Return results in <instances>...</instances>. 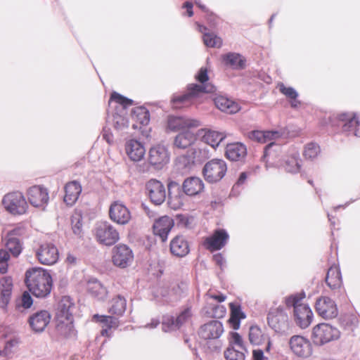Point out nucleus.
Wrapping results in <instances>:
<instances>
[{"instance_id": "1a4fd4ad", "label": "nucleus", "mask_w": 360, "mask_h": 360, "mask_svg": "<svg viewBox=\"0 0 360 360\" xmlns=\"http://www.w3.org/2000/svg\"><path fill=\"white\" fill-rule=\"evenodd\" d=\"M282 136V133L278 131H252L249 132L248 137L250 139L257 141L259 143H267L271 141L264 148V158H270L274 155L272 153V147L275 146L274 142L271 141L277 139Z\"/></svg>"}, {"instance_id": "680f3d73", "label": "nucleus", "mask_w": 360, "mask_h": 360, "mask_svg": "<svg viewBox=\"0 0 360 360\" xmlns=\"http://www.w3.org/2000/svg\"><path fill=\"white\" fill-rule=\"evenodd\" d=\"M183 8H186L187 15L189 17L193 16V4L190 1H186L183 6Z\"/></svg>"}, {"instance_id": "052dcab7", "label": "nucleus", "mask_w": 360, "mask_h": 360, "mask_svg": "<svg viewBox=\"0 0 360 360\" xmlns=\"http://www.w3.org/2000/svg\"><path fill=\"white\" fill-rule=\"evenodd\" d=\"M253 359L267 360V358L264 357L263 351L262 349H258L253 350Z\"/></svg>"}, {"instance_id": "a19ab883", "label": "nucleus", "mask_w": 360, "mask_h": 360, "mask_svg": "<svg viewBox=\"0 0 360 360\" xmlns=\"http://www.w3.org/2000/svg\"><path fill=\"white\" fill-rule=\"evenodd\" d=\"M225 137L226 136L222 133L208 130L205 131L202 135V140L212 148H216L225 139Z\"/></svg>"}, {"instance_id": "39448f33", "label": "nucleus", "mask_w": 360, "mask_h": 360, "mask_svg": "<svg viewBox=\"0 0 360 360\" xmlns=\"http://www.w3.org/2000/svg\"><path fill=\"white\" fill-rule=\"evenodd\" d=\"M94 235L98 243L111 246L120 240V234L115 227L108 221L98 222L94 230Z\"/></svg>"}, {"instance_id": "f257e3e1", "label": "nucleus", "mask_w": 360, "mask_h": 360, "mask_svg": "<svg viewBox=\"0 0 360 360\" xmlns=\"http://www.w3.org/2000/svg\"><path fill=\"white\" fill-rule=\"evenodd\" d=\"M25 283L33 295L44 298L51 293L53 280L47 270L33 267L26 271Z\"/></svg>"}, {"instance_id": "0eeeda50", "label": "nucleus", "mask_w": 360, "mask_h": 360, "mask_svg": "<svg viewBox=\"0 0 360 360\" xmlns=\"http://www.w3.org/2000/svg\"><path fill=\"white\" fill-rule=\"evenodd\" d=\"M337 328L328 323H320L313 328L312 340L317 345H323L340 338Z\"/></svg>"}, {"instance_id": "338daca9", "label": "nucleus", "mask_w": 360, "mask_h": 360, "mask_svg": "<svg viewBox=\"0 0 360 360\" xmlns=\"http://www.w3.org/2000/svg\"><path fill=\"white\" fill-rule=\"evenodd\" d=\"M149 169H150V166L146 163H143V164L139 165L138 166V171L139 172L144 173V172H148Z\"/></svg>"}, {"instance_id": "a878e982", "label": "nucleus", "mask_w": 360, "mask_h": 360, "mask_svg": "<svg viewBox=\"0 0 360 360\" xmlns=\"http://www.w3.org/2000/svg\"><path fill=\"white\" fill-rule=\"evenodd\" d=\"M183 192L188 196H195L204 189V183L198 177L191 176L186 178L182 184Z\"/></svg>"}, {"instance_id": "72a5a7b5", "label": "nucleus", "mask_w": 360, "mask_h": 360, "mask_svg": "<svg viewBox=\"0 0 360 360\" xmlns=\"http://www.w3.org/2000/svg\"><path fill=\"white\" fill-rule=\"evenodd\" d=\"M73 307V303L70 297H63L58 304L56 319H73L70 311Z\"/></svg>"}, {"instance_id": "ddd939ff", "label": "nucleus", "mask_w": 360, "mask_h": 360, "mask_svg": "<svg viewBox=\"0 0 360 360\" xmlns=\"http://www.w3.org/2000/svg\"><path fill=\"white\" fill-rule=\"evenodd\" d=\"M291 351L297 356L307 358L312 354L310 341L301 335H293L289 340Z\"/></svg>"}, {"instance_id": "20e7f679", "label": "nucleus", "mask_w": 360, "mask_h": 360, "mask_svg": "<svg viewBox=\"0 0 360 360\" xmlns=\"http://www.w3.org/2000/svg\"><path fill=\"white\" fill-rule=\"evenodd\" d=\"M267 323L275 333L280 335H286L290 330V321L282 306L271 307L269 309Z\"/></svg>"}, {"instance_id": "de8ad7c7", "label": "nucleus", "mask_w": 360, "mask_h": 360, "mask_svg": "<svg viewBox=\"0 0 360 360\" xmlns=\"http://www.w3.org/2000/svg\"><path fill=\"white\" fill-rule=\"evenodd\" d=\"M149 112L143 107L136 108L133 111L132 117L142 125H146L149 122Z\"/></svg>"}, {"instance_id": "49530a36", "label": "nucleus", "mask_w": 360, "mask_h": 360, "mask_svg": "<svg viewBox=\"0 0 360 360\" xmlns=\"http://www.w3.org/2000/svg\"><path fill=\"white\" fill-rule=\"evenodd\" d=\"M246 349H239L232 347H228L224 351V357L226 360H244Z\"/></svg>"}, {"instance_id": "cd10ccee", "label": "nucleus", "mask_w": 360, "mask_h": 360, "mask_svg": "<svg viewBox=\"0 0 360 360\" xmlns=\"http://www.w3.org/2000/svg\"><path fill=\"white\" fill-rule=\"evenodd\" d=\"M125 150L129 158L135 162L140 161L146 153L143 145L135 139H130L126 142Z\"/></svg>"}, {"instance_id": "5fc2aeb1", "label": "nucleus", "mask_w": 360, "mask_h": 360, "mask_svg": "<svg viewBox=\"0 0 360 360\" xmlns=\"http://www.w3.org/2000/svg\"><path fill=\"white\" fill-rule=\"evenodd\" d=\"M280 91L286 97L295 100L297 98L298 94L292 87H286L283 84L279 85Z\"/></svg>"}, {"instance_id": "37998d69", "label": "nucleus", "mask_w": 360, "mask_h": 360, "mask_svg": "<svg viewBox=\"0 0 360 360\" xmlns=\"http://www.w3.org/2000/svg\"><path fill=\"white\" fill-rule=\"evenodd\" d=\"M8 250L14 256L18 257L22 251V245L18 238L10 233L6 236L5 244Z\"/></svg>"}, {"instance_id": "9b49d317", "label": "nucleus", "mask_w": 360, "mask_h": 360, "mask_svg": "<svg viewBox=\"0 0 360 360\" xmlns=\"http://www.w3.org/2000/svg\"><path fill=\"white\" fill-rule=\"evenodd\" d=\"M113 264L120 268H126L131 265L134 260L132 250L124 244L115 246L112 251Z\"/></svg>"}, {"instance_id": "3c124183", "label": "nucleus", "mask_w": 360, "mask_h": 360, "mask_svg": "<svg viewBox=\"0 0 360 360\" xmlns=\"http://www.w3.org/2000/svg\"><path fill=\"white\" fill-rule=\"evenodd\" d=\"M229 347L239 348V349H246L244 346V342L242 337L239 335V333L236 332L230 333V338L229 340Z\"/></svg>"}, {"instance_id": "13d9d810", "label": "nucleus", "mask_w": 360, "mask_h": 360, "mask_svg": "<svg viewBox=\"0 0 360 360\" xmlns=\"http://www.w3.org/2000/svg\"><path fill=\"white\" fill-rule=\"evenodd\" d=\"M22 306L25 309L30 308L32 304V298L30 295V294L27 292H25L22 294V299H21Z\"/></svg>"}, {"instance_id": "4c0bfd02", "label": "nucleus", "mask_w": 360, "mask_h": 360, "mask_svg": "<svg viewBox=\"0 0 360 360\" xmlns=\"http://www.w3.org/2000/svg\"><path fill=\"white\" fill-rule=\"evenodd\" d=\"M214 103L217 108L229 114L236 113L240 110L237 103L224 96L217 97Z\"/></svg>"}, {"instance_id": "473e14b6", "label": "nucleus", "mask_w": 360, "mask_h": 360, "mask_svg": "<svg viewBox=\"0 0 360 360\" xmlns=\"http://www.w3.org/2000/svg\"><path fill=\"white\" fill-rule=\"evenodd\" d=\"M326 282L332 290H337L341 288L342 282L340 269L337 266H332L328 270Z\"/></svg>"}, {"instance_id": "6e6552de", "label": "nucleus", "mask_w": 360, "mask_h": 360, "mask_svg": "<svg viewBox=\"0 0 360 360\" xmlns=\"http://www.w3.org/2000/svg\"><path fill=\"white\" fill-rule=\"evenodd\" d=\"M226 171L227 166L224 160L213 159L205 165L202 172L208 182L216 183L224 176Z\"/></svg>"}, {"instance_id": "6e6d98bb", "label": "nucleus", "mask_w": 360, "mask_h": 360, "mask_svg": "<svg viewBox=\"0 0 360 360\" xmlns=\"http://www.w3.org/2000/svg\"><path fill=\"white\" fill-rule=\"evenodd\" d=\"M168 204L173 210L179 209L184 205L182 198L180 195L173 197L170 192L169 193Z\"/></svg>"}, {"instance_id": "a211bd4d", "label": "nucleus", "mask_w": 360, "mask_h": 360, "mask_svg": "<svg viewBox=\"0 0 360 360\" xmlns=\"http://www.w3.org/2000/svg\"><path fill=\"white\" fill-rule=\"evenodd\" d=\"M224 333L223 324L217 320L210 321L200 326L199 336L205 340H217Z\"/></svg>"}, {"instance_id": "c85d7f7f", "label": "nucleus", "mask_w": 360, "mask_h": 360, "mask_svg": "<svg viewBox=\"0 0 360 360\" xmlns=\"http://www.w3.org/2000/svg\"><path fill=\"white\" fill-rule=\"evenodd\" d=\"M170 251L176 257H185L190 251L188 241L183 236H176L170 242Z\"/></svg>"}, {"instance_id": "09e8293b", "label": "nucleus", "mask_w": 360, "mask_h": 360, "mask_svg": "<svg viewBox=\"0 0 360 360\" xmlns=\"http://www.w3.org/2000/svg\"><path fill=\"white\" fill-rule=\"evenodd\" d=\"M203 41L208 47L219 48L222 45V40L213 33H204Z\"/></svg>"}, {"instance_id": "393cba45", "label": "nucleus", "mask_w": 360, "mask_h": 360, "mask_svg": "<svg viewBox=\"0 0 360 360\" xmlns=\"http://www.w3.org/2000/svg\"><path fill=\"white\" fill-rule=\"evenodd\" d=\"M249 340L252 345H261L266 343L265 350L269 352L271 348V342L270 338L264 334L262 329L257 326H252L249 329Z\"/></svg>"}, {"instance_id": "774afa93", "label": "nucleus", "mask_w": 360, "mask_h": 360, "mask_svg": "<svg viewBox=\"0 0 360 360\" xmlns=\"http://www.w3.org/2000/svg\"><path fill=\"white\" fill-rule=\"evenodd\" d=\"M246 179H247V174L245 172H242L240 174V176L237 181L236 185L239 186V185L243 184L245 181Z\"/></svg>"}, {"instance_id": "4468645a", "label": "nucleus", "mask_w": 360, "mask_h": 360, "mask_svg": "<svg viewBox=\"0 0 360 360\" xmlns=\"http://www.w3.org/2000/svg\"><path fill=\"white\" fill-rule=\"evenodd\" d=\"M315 308L318 314L325 319L335 318L338 314L335 302L328 297H321L317 299Z\"/></svg>"}, {"instance_id": "f8f14e48", "label": "nucleus", "mask_w": 360, "mask_h": 360, "mask_svg": "<svg viewBox=\"0 0 360 360\" xmlns=\"http://www.w3.org/2000/svg\"><path fill=\"white\" fill-rule=\"evenodd\" d=\"M192 317L191 308H186L182 311L177 317L172 316H165L162 321V330L169 332L179 329L182 326L188 323Z\"/></svg>"}, {"instance_id": "f3484780", "label": "nucleus", "mask_w": 360, "mask_h": 360, "mask_svg": "<svg viewBox=\"0 0 360 360\" xmlns=\"http://www.w3.org/2000/svg\"><path fill=\"white\" fill-rule=\"evenodd\" d=\"M229 238V236L226 230L217 229L205 239L203 246L211 252L219 250L226 245Z\"/></svg>"}, {"instance_id": "bf43d9fd", "label": "nucleus", "mask_w": 360, "mask_h": 360, "mask_svg": "<svg viewBox=\"0 0 360 360\" xmlns=\"http://www.w3.org/2000/svg\"><path fill=\"white\" fill-rule=\"evenodd\" d=\"M205 296L213 299L218 302H222L226 300V296L223 295L222 293H219L218 295L213 294L210 290H209L206 294Z\"/></svg>"}, {"instance_id": "7ed1b4c3", "label": "nucleus", "mask_w": 360, "mask_h": 360, "mask_svg": "<svg viewBox=\"0 0 360 360\" xmlns=\"http://www.w3.org/2000/svg\"><path fill=\"white\" fill-rule=\"evenodd\" d=\"M302 299V297L298 295H290L285 298V304L288 307H294L296 323L301 328H306L312 321L313 313L308 305L300 302Z\"/></svg>"}, {"instance_id": "ea45409f", "label": "nucleus", "mask_w": 360, "mask_h": 360, "mask_svg": "<svg viewBox=\"0 0 360 360\" xmlns=\"http://www.w3.org/2000/svg\"><path fill=\"white\" fill-rule=\"evenodd\" d=\"M229 307L231 311L229 322L233 328L237 330L240 327V320L245 318V314L242 311L240 305L237 303H230Z\"/></svg>"}, {"instance_id": "dca6fc26", "label": "nucleus", "mask_w": 360, "mask_h": 360, "mask_svg": "<svg viewBox=\"0 0 360 360\" xmlns=\"http://www.w3.org/2000/svg\"><path fill=\"white\" fill-rule=\"evenodd\" d=\"M109 217L117 224L125 225L129 222L131 216L129 210L123 203L115 201L110 206Z\"/></svg>"}, {"instance_id": "2f4dec72", "label": "nucleus", "mask_w": 360, "mask_h": 360, "mask_svg": "<svg viewBox=\"0 0 360 360\" xmlns=\"http://www.w3.org/2000/svg\"><path fill=\"white\" fill-rule=\"evenodd\" d=\"M93 319L103 324V329L101 331V334L103 336L110 337L111 333H109V330L112 328H117L120 324L118 319L111 316H99L98 314H95Z\"/></svg>"}, {"instance_id": "a18cd8bd", "label": "nucleus", "mask_w": 360, "mask_h": 360, "mask_svg": "<svg viewBox=\"0 0 360 360\" xmlns=\"http://www.w3.org/2000/svg\"><path fill=\"white\" fill-rule=\"evenodd\" d=\"M300 162L299 153H295L290 157L288 158L285 161L283 167L288 172L296 173L300 171Z\"/></svg>"}, {"instance_id": "0e129e2a", "label": "nucleus", "mask_w": 360, "mask_h": 360, "mask_svg": "<svg viewBox=\"0 0 360 360\" xmlns=\"http://www.w3.org/2000/svg\"><path fill=\"white\" fill-rule=\"evenodd\" d=\"M213 260L217 265L220 266H221L224 263V257L220 253L214 255L213 256Z\"/></svg>"}, {"instance_id": "79ce46f5", "label": "nucleus", "mask_w": 360, "mask_h": 360, "mask_svg": "<svg viewBox=\"0 0 360 360\" xmlns=\"http://www.w3.org/2000/svg\"><path fill=\"white\" fill-rule=\"evenodd\" d=\"M126 307V299L123 296L118 295L112 300L109 312L120 316L124 313Z\"/></svg>"}, {"instance_id": "6ab92c4d", "label": "nucleus", "mask_w": 360, "mask_h": 360, "mask_svg": "<svg viewBox=\"0 0 360 360\" xmlns=\"http://www.w3.org/2000/svg\"><path fill=\"white\" fill-rule=\"evenodd\" d=\"M149 162L156 169H162L169 161L167 149L162 145L152 147L149 151Z\"/></svg>"}, {"instance_id": "4be33fe9", "label": "nucleus", "mask_w": 360, "mask_h": 360, "mask_svg": "<svg viewBox=\"0 0 360 360\" xmlns=\"http://www.w3.org/2000/svg\"><path fill=\"white\" fill-rule=\"evenodd\" d=\"M51 315L46 310H41L30 316L28 322L32 330L35 333L44 330L50 323Z\"/></svg>"}, {"instance_id": "2eb2a0df", "label": "nucleus", "mask_w": 360, "mask_h": 360, "mask_svg": "<svg viewBox=\"0 0 360 360\" xmlns=\"http://www.w3.org/2000/svg\"><path fill=\"white\" fill-rule=\"evenodd\" d=\"M146 190L151 202L155 205L162 204L166 199V191L162 183L151 179L146 184Z\"/></svg>"}, {"instance_id": "c03bdc74", "label": "nucleus", "mask_w": 360, "mask_h": 360, "mask_svg": "<svg viewBox=\"0 0 360 360\" xmlns=\"http://www.w3.org/2000/svg\"><path fill=\"white\" fill-rule=\"evenodd\" d=\"M19 342V338L16 336L6 340L4 348L0 349V356L9 357L17 349Z\"/></svg>"}, {"instance_id": "bb28decb", "label": "nucleus", "mask_w": 360, "mask_h": 360, "mask_svg": "<svg viewBox=\"0 0 360 360\" xmlns=\"http://www.w3.org/2000/svg\"><path fill=\"white\" fill-rule=\"evenodd\" d=\"M13 289V280L10 276L0 279V307L5 309L10 302Z\"/></svg>"}, {"instance_id": "f704fd0d", "label": "nucleus", "mask_w": 360, "mask_h": 360, "mask_svg": "<svg viewBox=\"0 0 360 360\" xmlns=\"http://www.w3.org/2000/svg\"><path fill=\"white\" fill-rule=\"evenodd\" d=\"M224 64L234 70H243L245 68V59L239 53L230 52L222 56Z\"/></svg>"}, {"instance_id": "8fccbe9b", "label": "nucleus", "mask_w": 360, "mask_h": 360, "mask_svg": "<svg viewBox=\"0 0 360 360\" xmlns=\"http://www.w3.org/2000/svg\"><path fill=\"white\" fill-rule=\"evenodd\" d=\"M319 152V146L314 143H310L306 145L303 155L307 159H314L318 155Z\"/></svg>"}, {"instance_id": "aec40b11", "label": "nucleus", "mask_w": 360, "mask_h": 360, "mask_svg": "<svg viewBox=\"0 0 360 360\" xmlns=\"http://www.w3.org/2000/svg\"><path fill=\"white\" fill-rule=\"evenodd\" d=\"M53 335L58 340L75 338L76 336V330L73 326V319H66L65 320L56 319Z\"/></svg>"}, {"instance_id": "603ef678", "label": "nucleus", "mask_w": 360, "mask_h": 360, "mask_svg": "<svg viewBox=\"0 0 360 360\" xmlns=\"http://www.w3.org/2000/svg\"><path fill=\"white\" fill-rule=\"evenodd\" d=\"M113 124L116 129L123 130L128 127V120L124 115L115 113L113 115Z\"/></svg>"}, {"instance_id": "7c9ffc66", "label": "nucleus", "mask_w": 360, "mask_h": 360, "mask_svg": "<svg viewBox=\"0 0 360 360\" xmlns=\"http://www.w3.org/2000/svg\"><path fill=\"white\" fill-rule=\"evenodd\" d=\"M247 154V149L245 145L240 143L227 144L226 148V156L231 161H240Z\"/></svg>"}, {"instance_id": "c9c22d12", "label": "nucleus", "mask_w": 360, "mask_h": 360, "mask_svg": "<svg viewBox=\"0 0 360 360\" xmlns=\"http://www.w3.org/2000/svg\"><path fill=\"white\" fill-rule=\"evenodd\" d=\"M339 120L342 122V127L345 131H354L355 136H359L356 128L359 122L353 114L342 113L339 115Z\"/></svg>"}, {"instance_id": "5701e85b", "label": "nucleus", "mask_w": 360, "mask_h": 360, "mask_svg": "<svg viewBox=\"0 0 360 360\" xmlns=\"http://www.w3.org/2000/svg\"><path fill=\"white\" fill-rule=\"evenodd\" d=\"M200 122L198 120L186 117H169L167 127L172 131H179L186 128L198 127Z\"/></svg>"}, {"instance_id": "412c9836", "label": "nucleus", "mask_w": 360, "mask_h": 360, "mask_svg": "<svg viewBox=\"0 0 360 360\" xmlns=\"http://www.w3.org/2000/svg\"><path fill=\"white\" fill-rule=\"evenodd\" d=\"M49 199L47 189L41 186H32L28 191L29 202L34 207L44 209L47 205Z\"/></svg>"}, {"instance_id": "9d476101", "label": "nucleus", "mask_w": 360, "mask_h": 360, "mask_svg": "<svg viewBox=\"0 0 360 360\" xmlns=\"http://www.w3.org/2000/svg\"><path fill=\"white\" fill-rule=\"evenodd\" d=\"M38 261L44 265L56 264L59 258L57 247L52 243H44L36 250Z\"/></svg>"}, {"instance_id": "864d4df0", "label": "nucleus", "mask_w": 360, "mask_h": 360, "mask_svg": "<svg viewBox=\"0 0 360 360\" xmlns=\"http://www.w3.org/2000/svg\"><path fill=\"white\" fill-rule=\"evenodd\" d=\"M110 101H115L117 103L121 105L124 110L133 104L132 100L127 98L117 92H113L111 94Z\"/></svg>"}, {"instance_id": "e433bc0d", "label": "nucleus", "mask_w": 360, "mask_h": 360, "mask_svg": "<svg viewBox=\"0 0 360 360\" xmlns=\"http://www.w3.org/2000/svg\"><path fill=\"white\" fill-rule=\"evenodd\" d=\"M195 140L196 137L195 134L188 129L176 136L174 145L178 148L185 149L191 146Z\"/></svg>"}, {"instance_id": "69168bd1", "label": "nucleus", "mask_w": 360, "mask_h": 360, "mask_svg": "<svg viewBox=\"0 0 360 360\" xmlns=\"http://www.w3.org/2000/svg\"><path fill=\"white\" fill-rule=\"evenodd\" d=\"M103 138L105 139L109 144H111L113 142V136L110 133H107L105 131L103 134Z\"/></svg>"}, {"instance_id": "4d7b16f0", "label": "nucleus", "mask_w": 360, "mask_h": 360, "mask_svg": "<svg viewBox=\"0 0 360 360\" xmlns=\"http://www.w3.org/2000/svg\"><path fill=\"white\" fill-rule=\"evenodd\" d=\"M72 231L75 234L79 235L82 232V224L81 217L79 215L72 216L71 219Z\"/></svg>"}, {"instance_id": "b1692460", "label": "nucleus", "mask_w": 360, "mask_h": 360, "mask_svg": "<svg viewBox=\"0 0 360 360\" xmlns=\"http://www.w3.org/2000/svg\"><path fill=\"white\" fill-rule=\"evenodd\" d=\"M174 226V220L168 217L163 216L157 219L153 224V232L164 242L167 239V236Z\"/></svg>"}, {"instance_id": "f03ea898", "label": "nucleus", "mask_w": 360, "mask_h": 360, "mask_svg": "<svg viewBox=\"0 0 360 360\" xmlns=\"http://www.w3.org/2000/svg\"><path fill=\"white\" fill-rule=\"evenodd\" d=\"M196 79L201 84H190L188 86L187 93L181 96H174L172 100L173 108H181L189 103L193 98L198 96L201 93H212L215 91L214 85L206 83L209 79L206 68H200L196 75Z\"/></svg>"}, {"instance_id": "58836bf2", "label": "nucleus", "mask_w": 360, "mask_h": 360, "mask_svg": "<svg viewBox=\"0 0 360 360\" xmlns=\"http://www.w3.org/2000/svg\"><path fill=\"white\" fill-rule=\"evenodd\" d=\"M87 290L98 300H103L106 298L108 291L101 282L96 279L91 280L87 283Z\"/></svg>"}, {"instance_id": "c756f323", "label": "nucleus", "mask_w": 360, "mask_h": 360, "mask_svg": "<svg viewBox=\"0 0 360 360\" xmlns=\"http://www.w3.org/2000/svg\"><path fill=\"white\" fill-rule=\"evenodd\" d=\"M82 192V186L77 181L68 183L65 186L64 202L70 206L73 205L77 200Z\"/></svg>"}, {"instance_id": "423d86ee", "label": "nucleus", "mask_w": 360, "mask_h": 360, "mask_svg": "<svg viewBox=\"0 0 360 360\" xmlns=\"http://www.w3.org/2000/svg\"><path fill=\"white\" fill-rule=\"evenodd\" d=\"M2 205L6 211L13 214H23L26 212L28 205L20 192H12L5 195Z\"/></svg>"}, {"instance_id": "e2e57ef3", "label": "nucleus", "mask_w": 360, "mask_h": 360, "mask_svg": "<svg viewBox=\"0 0 360 360\" xmlns=\"http://www.w3.org/2000/svg\"><path fill=\"white\" fill-rule=\"evenodd\" d=\"M9 259V253L4 250H0V262H8Z\"/></svg>"}]
</instances>
